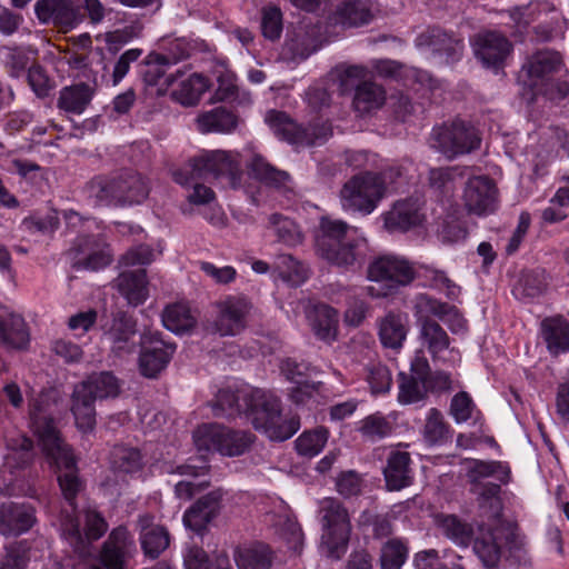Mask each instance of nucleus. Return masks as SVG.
I'll use <instances>...</instances> for the list:
<instances>
[{"mask_svg":"<svg viewBox=\"0 0 569 569\" xmlns=\"http://www.w3.org/2000/svg\"><path fill=\"white\" fill-rule=\"evenodd\" d=\"M30 428L38 438L47 461L57 470L58 482L64 499L72 510L76 498L83 483L78 476L77 461L71 447L64 441L56 420L49 411V405L34 399L29 403Z\"/></svg>","mask_w":569,"mask_h":569,"instance_id":"nucleus-1","label":"nucleus"},{"mask_svg":"<svg viewBox=\"0 0 569 569\" xmlns=\"http://www.w3.org/2000/svg\"><path fill=\"white\" fill-rule=\"evenodd\" d=\"M174 182L189 186L193 180H217L223 187H241L242 169L239 154L224 150H201L186 168L172 172Z\"/></svg>","mask_w":569,"mask_h":569,"instance_id":"nucleus-2","label":"nucleus"},{"mask_svg":"<svg viewBox=\"0 0 569 569\" xmlns=\"http://www.w3.org/2000/svg\"><path fill=\"white\" fill-rule=\"evenodd\" d=\"M348 229L347 222L323 217L315 237L317 254L346 270L351 269L359 259L358 241L346 239Z\"/></svg>","mask_w":569,"mask_h":569,"instance_id":"nucleus-3","label":"nucleus"},{"mask_svg":"<svg viewBox=\"0 0 569 569\" xmlns=\"http://www.w3.org/2000/svg\"><path fill=\"white\" fill-rule=\"evenodd\" d=\"M319 516L322 543L328 556L339 560L346 553L350 540L352 526L349 512L338 499L325 498L319 503Z\"/></svg>","mask_w":569,"mask_h":569,"instance_id":"nucleus-4","label":"nucleus"},{"mask_svg":"<svg viewBox=\"0 0 569 569\" xmlns=\"http://www.w3.org/2000/svg\"><path fill=\"white\" fill-rule=\"evenodd\" d=\"M386 183L380 173L365 171L351 177L340 190L341 206L346 211L368 216L385 197Z\"/></svg>","mask_w":569,"mask_h":569,"instance_id":"nucleus-5","label":"nucleus"},{"mask_svg":"<svg viewBox=\"0 0 569 569\" xmlns=\"http://www.w3.org/2000/svg\"><path fill=\"white\" fill-rule=\"evenodd\" d=\"M192 438L199 452L217 451L223 456L236 457L250 448L256 436L219 423H203L193 431Z\"/></svg>","mask_w":569,"mask_h":569,"instance_id":"nucleus-6","label":"nucleus"},{"mask_svg":"<svg viewBox=\"0 0 569 569\" xmlns=\"http://www.w3.org/2000/svg\"><path fill=\"white\" fill-rule=\"evenodd\" d=\"M510 19L517 29L515 36L519 37L528 33L530 24L539 20L538 24L531 28L532 40L537 42H549L561 32L562 17L547 2L517 7L510 11Z\"/></svg>","mask_w":569,"mask_h":569,"instance_id":"nucleus-7","label":"nucleus"},{"mask_svg":"<svg viewBox=\"0 0 569 569\" xmlns=\"http://www.w3.org/2000/svg\"><path fill=\"white\" fill-rule=\"evenodd\" d=\"M431 139L432 147L449 159L470 153L481 142L477 129L461 119L433 128Z\"/></svg>","mask_w":569,"mask_h":569,"instance_id":"nucleus-8","label":"nucleus"},{"mask_svg":"<svg viewBox=\"0 0 569 569\" xmlns=\"http://www.w3.org/2000/svg\"><path fill=\"white\" fill-rule=\"evenodd\" d=\"M269 391L249 387L237 390L220 389L212 407L213 415L227 418L244 415L252 422L256 411H259Z\"/></svg>","mask_w":569,"mask_h":569,"instance_id":"nucleus-9","label":"nucleus"},{"mask_svg":"<svg viewBox=\"0 0 569 569\" xmlns=\"http://www.w3.org/2000/svg\"><path fill=\"white\" fill-rule=\"evenodd\" d=\"M252 426L271 440L284 441L299 430L300 418L292 416L282 420L280 399L269 392L259 411H256Z\"/></svg>","mask_w":569,"mask_h":569,"instance_id":"nucleus-10","label":"nucleus"},{"mask_svg":"<svg viewBox=\"0 0 569 569\" xmlns=\"http://www.w3.org/2000/svg\"><path fill=\"white\" fill-rule=\"evenodd\" d=\"M217 317L213 328L221 337L237 336L241 333L248 323V317L252 309L251 300L244 295L227 296L216 303Z\"/></svg>","mask_w":569,"mask_h":569,"instance_id":"nucleus-11","label":"nucleus"},{"mask_svg":"<svg viewBox=\"0 0 569 569\" xmlns=\"http://www.w3.org/2000/svg\"><path fill=\"white\" fill-rule=\"evenodd\" d=\"M475 56L481 63L496 72L505 68L513 44L505 33L498 30H483L472 39Z\"/></svg>","mask_w":569,"mask_h":569,"instance_id":"nucleus-12","label":"nucleus"},{"mask_svg":"<svg viewBox=\"0 0 569 569\" xmlns=\"http://www.w3.org/2000/svg\"><path fill=\"white\" fill-rule=\"evenodd\" d=\"M133 536L126 526L113 528L100 551V562L104 569H128L137 555Z\"/></svg>","mask_w":569,"mask_h":569,"instance_id":"nucleus-13","label":"nucleus"},{"mask_svg":"<svg viewBox=\"0 0 569 569\" xmlns=\"http://www.w3.org/2000/svg\"><path fill=\"white\" fill-rule=\"evenodd\" d=\"M367 272L369 280L382 282L389 291H397L415 279V270L407 260L389 254L371 261Z\"/></svg>","mask_w":569,"mask_h":569,"instance_id":"nucleus-14","label":"nucleus"},{"mask_svg":"<svg viewBox=\"0 0 569 569\" xmlns=\"http://www.w3.org/2000/svg\"><path fill=\"white\" fill-rule=\"evenodd\" d=\"M562 58L553 50H539L530 56L522 64L518 76L521 91L530 90L539 83L555 77L562 68Z\"/></svg>","mask_w":569,"mask_h":569,"instance_id":"nucleus-15","label":"nucleus"},{"mask_svg":"<svg viewBox=\"0 0 569 569\" xmlns=\"http://www.w3.org/2000/svg\"><path fill=\"white\" fill-rule=\"evenodd\" d=\"M415 43L420 49H427L433 56L439 57L446 63L458 61L463 51V40L455 32L448 31L439 26H431L421 31Z\"/></svg>","mask_w":569,"mask_h":569,"instance_id":"nucleus-16","label":"nucleus"},{"mask_svg":"<svg viewBox=\"0 0 569 569\" xmlns=\"http://www.w3.org/2000/svg\"><path fill=\"white\" fill-rule=\"evenodd\" d=\"M140 343V372L146 378H157L169 365L177 347L174 343L163 341L158 332L142 335Z\"/></svg>","mask_w":569,"mask_h":569,"instance_id":"nucleus-17","label":"nucleus"},{"mask_svg":"<svg viewBox=\"0 0 569 569\" xmlns=\"http://www.w3.org/2000/svg\"><path fill=\"white\" fill-rule=\"evenodd\" d=\"M36 507L26 501H3L0 505V535L19 537L37 523Z\"/></svg>","mask_w":569,"mask_h":569,"instance_id":"nucleus-18","label":"nucleus"},{"mask_svg":"<svg viewBox=\"0 0 569 569\" xmlns=\"http://www.w3.org/2000/svg\"><path fill=\"white\" fill-rule=\"evenodd\" d=\"M428 369V359L422 350H418L410 363V373L399 372L398 401L401 405H412L427 399V389L423 385Z\"/></svg>","mask_w":569,"mask_h":569,"instance_id":"nucleus-19","label":"nucleus"},{"mask_svg":"<svg viewBox=\"0 0 569 569\" xmlns=\"http://www.w3.org/2000/svg\"><path fill=\"white\" fill-rule=\"evenodd\" d=\"M34 11L42 23H52L63 32L76 28L84 17L72 0H38Z\"/></svg>","mask_w":569,"mask_h":569,"instance_id":"nucleus-20","label":"nucleus"},{"mask_svg":"<svg viewBox=\"0 0 569 569\" xmlns=\"http://www.w3.org/2000/svg\"><path fill=\"white\" fill-rule=\"evenodd\" d=\"M497 187L486 176L469 178L463 190V203L468 212L477 216L489 214L497 206Z\"/></svg>","mask_w":569,"mask_h":569,"instance_id":"nucleus-21","label":"nucleus"},{"mask_svg":"<svg viewBox=\"0 0 569 569\" xmlns=\"http://www.w3.org/2000/svg\"><path fill=\"white\" fill-rule=\"evenodd\" d=\"M266 121L276 137L290 144L310 147L321 143L322 138L317 136L315 130L299 126L283 111H268Z\"/></svg>","mask_w":569,"mask_h":569,"instance_id":"nucleus-22","label":"nucleus"},{"mask_svg":"<svg viewBox=\"0 0 569 569\" xmlns=\"http://www.w3.org/2000/svg\"><path fill=\"white\" fill-rule=\"evenodd\" d=\"M223 496V490L219 488L198 498L183 513L186 528L197 533L207 530L208 525L220 515Z\"/></svg>","mask_w":569,"mask_h":569,"instance_id":"nucleus-23","label":"nucleus"},{"mask_svg":"<svg viewBox=\"0 0 569 569\" xmlns=\"http://www.w3.org/2000/svg\"><path fill=\"white\" fill-rule=\"evenodd\" d=\"M137 529L140 548L147 559H158L170 546L171 536L167 527L154 523V516L142 513L138 516Z\"/></svg>","mask_w":569,"mask_h":569,"instance_id":"nucleus-24","label":"nucleus"},{"mask_svg":"<svg viewBox=\"0 0 569 569\" xmlns=\"http://www.w3.org/2000/svg\"><path fill=\"white\" fill-rule=\"evenodd\" d=\"M113 176L116 207L140 204L148 198L150 188L142 174L132 170H123Z\"/></svg>","mask_w":569,"mask_h":569,"instance_id":"nucleus-25","label":"nucleus"},{"mask_svg":"<svg viewBox=\"0 0 569 569\" xmlns=\"http://www.w3.org/2000/svg\"><path fill=\"white\" fill-rule=\"evenodd\" d=\"M423 219L421 203L417 198L397 201L383 216L385 227L389 231H408L413 227L420 226Z\"/></svg>","mask_w":569,"mask_h":569,"instance_id":"nucleus-26","label":"nucleus"},{"mask_svg":"<svg viewBox=\"0 0 569 569\" xmlns=\"http://www.w3.org/2000/svg\"><path fill=\"white\" fill-rule=\"evenodd\" d=\"M147 271L143 268L126 269L113 280V287L130 306L138 307L149 297Z\"/></svg>","mask_w":569,"mask_h":569,"instance_id":"nucleus-27","label":"nucleus"},{"mask_svg":"<svg viewBox=\"0 0 569 569\" xmlns=\"http://www.w3.org/2000/svg\"><path fill=\"white\" fill-rule=\"evenodd\" d=\"M383 477L389 491H399L411 486L413 475L410 453L399 450L390 451L383 467Z\"/></svg>","mask_w":569,"mask_h":569,"instance_id":"nucleus-28","label":"nucleus"},{"mask_svg":"<svg viewBox=\"0 0 569 569\" xmlns=\"http://www.w3.org/2000/svg\"><path fill=\"white\" fill-rule=\"evenodd\" d=\"M472 550L486 569H497L502 556V530L480 528L472 541Z\"/></svg>","mask_w":569,"mask_h":569,"instance_id":"nucleus-29","label":"nucleus"},{"mask_svg":"<svg viewBox=\"0 0 569 569\" xmlns=\"http://www.w3.org/2000/svg\"><path fill=\"white\" fill-rule=\"evenodd\" d=\"M96 400L94 395H91L86 386H74L70 410L77 428L83 433L91 432L96 427Z\"/></svg>","mask_w":569,"mask_h":569,"instance_id":"nucleus-30","label":"nucleus"},{"mask_svg":"<svg viewBox=\"0 0 569 569\" xmlns=\"http://www.w3.org/2000/svg\"><path fill=\"white\" fill-rule=\"evenodd\" d=\"M373 17L368 0H343L337 4L332 20L342 28H359L369 24Z\"/></svg>","mask_w":569,"mask_h":569,"instance_id":"nucleus-31","label":"nucleus"},{"mask_svg":"<svg viewBox=\"0 0 569 569\" xmlns=\"http://www.w3.org/2000/svg\"><path fill=\"white\" fill-rule=\"evenodd\" d=\"M408 333V317L405 313L389 311L379 320L378 335L385 348L399 349Z\"/></svg>","mask_w":569,"mask_h":569,"instance_id":"nucleus-32","label":"nucleus"},{"mask_svg":"<svg viewBox=\"0 0 569 569\" xmlns=\"http://www.w3.org/2000/svg\"><path fill=\"white\" fill-rule=\"evenodd\" d=\"M93 94L94 89L86 82L63 87L59 92L57 107L67 113L81 114L90 104Z\"/></svg>","mask_w":569,"mask_h":569,"instance_id":"nucleus-33","label":"nucleus"},{"mask_svg":"<svg viewBox=\"0 0 569 569\" xmlns=\"http://www.w3.org/2000/svg\"><path fill=\"white\" fill-rule=\"evenodd\" d=\"M493 477L498 482L507 485L510 481V468L497 460H472V465L467 470V478L471 486L485 485L487 478Z\"/></svg>","mask_w":569,"mask_h":569,"instance_id":"nucleus-34","label":"nucleus"},{"mask_svg":"<svg viewBox=\"0 0 569 569\" xmlns=\"http://www.w3.org/2000/svg\"><path fill=\"white\" fill-rule=\"evenodd\" d=\"M542 337L552 356L569 351V323L561 317L546 318L541 322Z\"/></svg>","mask_w":569,"mask_h":569,"instance_id":"nucleus-35","label":"nucleus"},{"mask_svg":"<svg viewBox=\"0 0 569 569\" xmlns=\"http://www.w3.org/2000/svg\"><path fill=\"white\" fill-rule=\"evenodd\" d=\"M453 430L445 420L442 412L437 408H431L426 417L422 428V439L429 447H439L449 442Z\"/></svg>","mask_w":569,"mask_h":569,"instance_id":"nucleus-36","label":"nucleus"},{"mask_svg":"<svg viewBox=\"0 0 569 569\" xmlns=\"http://www.w3.org/2000/svg\"><path fill=\"white\" fill-rule=\"evenodd\" d=\"M311 327L315 335L323 340L331 341L337 337L338 330V311L327 305L318 303L313 307L310 315Z\"/></svg>","mask_w":569,"mask_h":569,"instance_id":"nucleus-37","label":"nucleus"},{"mask_svg":"<svg viewBox=\"0 0 569 569\" xmlns=\"http://www.w3.org/2000/svg\"><path fill=\"white\" fill-rule=\"evenodd\" d=\"M7 463L19 469L29 467L34 457L36 450L31 438L26 435H14L6 438Z\"/></svg>","mask_w":569,"mask_h":569,"instance_id":"nucleus-38","label":"nucleus"},{"mask_svg":"<svg viewBox=\"0 0 569 569\" xmlns=\"http://www.w3.org/2000/svg\"><path fill=\"white\" fill-rule=\"evenodd\" d=\"M420 337L432 359L450 347V337L446 330L430 317H420Z\"/></svg>","mask_w":569,"mask_h":569,"instance_id":"nucleus-39","label":"nucleus"},{"mask_svg":"<svg viewBox=\"0 0 569 569\" xmlns=\"http://www.w3.org/2000/svg\"><path fill=\"white\" fill-rule=\"evenodd\" d=\"M487 481L485 485L471 486V492L477 496L479 509L491 519H498L502 513L501 486Z\"/></svg>","mask_w":569,"mask_h":569,"instance_id":"nucleus-40","label":"nucleus"},{"mask_svg":"<svg viewBox=\"0 0 569 569\" xmlns=\"http://www.w3.org/2000/svg\"><path fill=\"white\" fill-rule=\"evenodd\" d=\"M198 124L201 132L227 133L238 126V116L226 107H217L198 117Z\"/></svg>","mask_w":569,"mask_h":569,"instance_id":"nucleus-41","label":"nucleus"},{"mask_svg":"<svg viewBox=\"0 0 569 569\" xmlns=\"http://www.w3.org/2000/svg\"><path fill=\"white\" fill-rule=\"evenodd\" d=\"M234 561L238 569H270L272 551L263 543H254L247 548H237Z\"/></svg>","mask_w":569,"mask_h":569,"instance_id":"nucleus-42","label":"nucleus"},{"mask_svg":"<svg viewBox=\"0 0 569 569\" xmlns=\"http://www.w3.org/2000/svg\"><path fill=\"white\" fill-rule=\"evenodd\" d=\"M386 100L385 89L372 82L363 80L356 86L353 107L359 113H368L382 107Z\"/></svg>","mask_w":569,"mask_h":569,"instance_id":"nucleus-43","label":"nucleus"},{"mask_svg":"<svg viewBox=\"0 0 569 569\" xmlns=\"http://www.w3.org/2000/svg\"><path fill=\"white\" fill-rule=\"evenodd\" d=\"M83 191L97 206L116 207L113 173L94 176L84 184Z\"/></svg>","mask_w":569,"mask_h":569,"instance_id":"nucleus-44","label":"nucleus"},{"mask_svg":"<svg viewBox=\"0 0 569 569\" xmlns=\"http://www.w3.org/2000/svg\"><path fill=\"white\" fill-rule=\"evenodd\" d=\"M209 80L199 73L191 74L188 79L181 81L179 87L171 93L172 99L186 107L196 106L202 94L209 89Z\"/></svg>","mask_w":569,"mask_h":569,"instance_id":"nucleus-45","label":"nucleus"},{"mask_svg":"<svg viewBox=\"0 0 569 569\" xmlns=\"http://www.w3.org/2000/svg\"><path fill=\"white\" fill-rule=\"evenodd\" d=\"M80 385L86 386L97 400L116 398L119 396L121 388L119 379L110 371L93 372Z\"/></svg>","mask_w":569,"mask_h":569,"instance_id":"nucleus-46","label":"nucleus"},{"mask_svg":"<svg viewBox=\"0 0 569 569\" xmlns=\"http://www.w3.org/2000/svg\"><path fill=\"white\" fill-rule=\"evenodd\" d=\"M568 94L569 83L563 80H556L553 77L530 90L520 92L522 100L528 104L535 103L538 97H543L552 102H559L566 99Z\"/></svg>","mask_w":569,"mask_h":569,"instance_id":"nucleus-47","label":"nucleus"},{"mask_svg":"<svg viewBox=\"0 0 569 569\" xmlns=\"http://www.w3.org/2000/svg\"><path fill=\"white\" fill-rule=\"evenodd\" d=\"M136 333L137 321L133 316L122 310L112 312V320L107 335L118 349H124V346L136 336Z\"/></svg>","mask_w":569,"mask_h":569,"instance_id":"nucleus-48","label":"nucleus"},{"mask_svg":"<svg viewBox=\"0 0 569 569\" xmlns=\"http://www.w3.org/2000/svg\"><path fill=\"white\" fill-rule=\"evenodd\" d=\"M111 469L118 473H136L143 467L139 449L126 446H114L110 453Z\"/></svg>","mask_w":569,"mask_h":569,"instance_id":"nucleus-49","label":"nucleus"},{"mask_svg":"<svg viewBox=\"0 0 569 569\" xmlns=\"http://www.w3.org/2000/svg\"><path fill=\"white\" fill-rule=\"evenodd\" d=\"M196 322L189 307L182 303L168 306L162 313L163 326L177 335L189 332Z\"/></svg>","mask_w":569,"mask_h":569,"instance_id":"nucleus-50","label":"nucleus"},{"mask_svg":"<svg viewBox=\"0 0 569 569\" xmlns=\"http://www.w3.org/2000/svg\"><path fill=\"white\" fill-rule=\"evenodd\" d=\"M251 174L267 186L280 188L286 186L290 176L287 171L271 166L263 157L254 156L249 164Z\"/></svg>","mask_w":569,"mask_h":569,"instance_id":"nucleus-51","label":"nucleus"},{"mask_svg":"<svg viewBox=\"0 0 569 569\" xmlns=\"http://www.w3.org/2000/svg\"><path fill=\"white\" fill-rule=\"evenodd\" d=\"M441 528L445 536L460 547H468L475 539L472 525L455 515L446 516L441 521Z\"/></svg>","mask_w":569,"mask_h":569,"instance_id":"nucleus-52","label":"nucleus"},{"mask_svg":"<svg viewBox=\"0 0 569 569\" xmlns=\"http://www.w3.org/2000/svg\"><path fill=\"white\" fill-rule=\"evenodd\" d=\"M462 174L459 167L432 168L428 173L429 186L439 196L447 197L453 192L456 179Z\"/></svg>","mask_w":569,"mask_h":569,"instance_id":"nucleus-53","label":"nucleus"},{"mask_svg":"<svg viewBox=\"0 0 569 569\" xmlns=\"http://www.w3.org/2000/svg\"><path fill=\"white\" fill-rule=\"evenodd\" d=\"M328 436L329 432L323 427L305 431L295 441L296 450L300 456L312 458L322 451Z\"/></svg>","mask_w":569,"mask_h":569,"instance_id":"nucleus-54","label":"nucleus"},{"mask_svg":"<svg viewBox=\"0 0 569 569\" xmlns=\"http://www.w3.org/2000/svg\"><path fill=\"white\" fill-rule=\"evenodd\" d=\"M269 224L281 243L293 247L302 241L298 226L288 217L281 213H272L269 217Z\"/></svg>","mask_w":569,"mask_h":569,"instance_id":"nucleus-55","label":"nucleus"},{"mask_svg":"<svg viewBox=\"0 0 569 569\" xmlns=\"http://www.w3.org/2000/svg\"><path fill=\"white\" fill-rule=\"evenodd\" d=\"M357 431L362 436V438L375 442L391 435L392 426L386 417L377 412L363 418L359 422Z\"/></svg>","mask_w":569,"mask_h":569,"instance_id":"nucleus-56","label":"nucleus"},{"mask_svg":"<svg viewBox=\"0 0 569 569\" xmlns=\"http://www.w3.org/2000/svg\"><path fill=\"white\" fill-rule=\"evenodd\" d=\"M274 268L281 279L295 284L303 282L308 278L307 269L291 254H278L274 260Z\"/></svg>","mask_w":569,"mask_h":569,"instance_id":"nucleus-57","label":"nucleus"},{"mask_svg":"<svg viewBox=\"0 0 569 569\" xmlns=\"http://www.w3.org/2000/svg\"><path fill=\"white\" fill-rule=\"evenodd\" d=\"M169 67L161 53L150 52L140 66L139 74L146 84L157 86Z\"/></svg>","mask_w":569,"mask_h":569,"instance_id":"nucleus-58","label":"nucleus"},{"mask_svg":"<svg viewBox=\"0 0 569 569\" xmlns=\"http://www.w3.org/2000/svg\"><path fill=\"white\" fill-rule=\"evenodd\" d=\"M408 557V547L400 539L387 541L380 553L381 569H400Z\"/></svg>","mask_w":569,"mask_h":569,"instance_id":"nucleus-59","label":"nucleus"},{"mask_svg":"<svg viewBox=\"0 0 569 569\" xmlns=\"http://www.w3.org/2000/svg\"><path fill=\"white\" fill-rule=\"evenodd\" d=\"M0 59L3 62L8 73L18 78L27 68L29 57L20 47H1Z\"/></svg>","mask_w":569,"mask_h":569,"instance_id":"nucleus-60","label":"nucleus"},{"mask_svg":"<svg viewBox=\"0 0 569 569\" xmlns=\"http://www.w3.org/2000/svg\"><path fill=\"white\" fill-rule=\"evenodd\" d=\"M546 288L543 273L531 270L521 274L515 291L521 297L536 298L542 295Z\"/></svg>","mask_w":569,"mask_h":569,"instance_id":"nucleus-61","label":"nucleus"},{"mask_svg":"<svg viewBox=\"0 0 569 569\" xmlns=\"http://www.w3.org/2000/svg\"><path fill=\"white\" fill-rule=\"evenodd\" d=\"M283 29L282 12L276 6H268L261 10V31L266 39L276 41L281 37Z\"/></svg>","mask_w":569,"mask_h":569,"instance_id":"nucleus-62","label":"nucleus"},{"mask_svg":"<svg viewBox=\"0 0 569 569\" xmlns=\"http://www.w3.org/2000/svg\"><path fill=\"white\" fill-rule=\"evenodd\" d=\"M423 385L427 389V393L433 395L449 393L459 387V385L452 380L451 373L443 370L431 371L429 363Z\"/></svg>","mask_w":569,"mask_h":569,"instance_id":"nucleus-63","label":"nucleus"},{"mask_svg":"<svg viewBox=\"0 0 569 569\" xmlns=\"http://www.w3.org/2000/svg\"><path fill=\"white\" fill-rule=\"evenodd\" d=\"M366 371L367 381L372 393H385L390 390L392 378L391 372L386 365L372 362L366 367Z\"/></svg>","mask_w":569,"mask_h":569,"instance_id":"nucleus-64","label":"nucleus"}]
</instances>
